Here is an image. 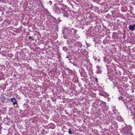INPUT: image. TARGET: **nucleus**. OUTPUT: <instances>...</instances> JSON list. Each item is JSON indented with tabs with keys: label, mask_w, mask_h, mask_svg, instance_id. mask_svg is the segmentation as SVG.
<instances>
[{
	"label": "nucleus",
	"mask_w": 135,
	"mask_h": 135,
	"mask_svg": "<svg viewBox=\"0 0 135 135\" xmlns=\"http://www.w3.org/2000/svg\"><path fill=\"white\" fill-rule=\"evenodd\" d=\"M63 37L65 39H66L67 38V36L64 34L63 35Z\"/></svg>",
	"instance_id": "nucleus-18"
},
{
	"label": "nucleus",
	"mask_w": 135,
	"mask_h": 135,
	"mask_svg": "<svg viewBox=\"0 0 135 135\" xmlns=\"http://www.w3.org/2000/svg\"><path fill=\"white\" fill-rule=\"evenodd\" d=\"M103 102L102 101H100V100L99 99H97L96 100V103H98V104H100L102 103H103Z\"/></svg>",
	"instance_id": "nucleus-10"
},
{
	"label": "nucleus",
	"mask_w": 135,
	"mask_h": 135,
	"mask_svg": "<svg viewBox=\"0 0 135 135\" xmlns=\"http://www.w3.org/2000/svg\"><path fill=\"white\" fill-rule=\"evenodd\" d=\"M10 101L13 102V104L15 105L17 104V100L16 99L15 97L11 98L10 99Z\"/></svg>",
	"instance_id": "nucleus-4"
},
{
	"label": "nucleus",
	"mask_w": 135,
	"mask_h": 135,
	"mask_svg": "<svg viewBox=\"0 0 135 135\" xmlns=\"http://www.w3.org/2000/svg\"><path fill=\"white\" fill-rule=\"evenodd\" d=\"M63 50L66 52H67L68 51V49L66 46H64L62 48Z\"/></svg>",
	"instance_id": "nucleus-11"
},
{
	"label": "nucleus",
	"mask_w": 135,
	"mask_h": 135,
	"mask_svg": "<svg viewBox=\"0 0 135 135\" xmlns=\"http://www.w3.org/2000/svg\"><path fill=\"white\" fill-rule=\"evenodd\" d=\"M63 6L59 4L55 5L54 10L55 12L57 13H60L63 12V10L64 8H62Z\"/></svg>",
	"instance_id": "nucleus-1"
},
{
	"label": "nucleus",
	"mask_w": 135,
	"mask_h": 135,
	"mask_svg": "<svg viewBox=\"0 0 135 135\" xmlns=\"http://www.w3.org/2000/svg\"><path fill=\"white\" fill-rule=\"evenodd\" d=\"M100 59H98V60L99 62V61H100Z\"/></svg>",
	"instance_id": "nucleus-28"
},
{
	"label": "nucleus",
	"mask_w": 135,
	"mask_h": 135,
	"mask_svg": "<svg viewBox=\"0 0 135 135\" xmlns=\"http://www.w3.org/2000/svg\"><path fill=\"white\" fill-rule=\"evenodd\" d=\"M70 62L71 63L73 64V62H72L71 61H70Z\"/></svg>",
	"instance_id": "nucleus-31"
},
{
	"label": "nucleus",
	"mask_w": 135,
	"mask_h": 135,
	"mask_svg": "<svg viewBox=\"0 0 135 135\" xmlns=\"http://www.w3.org/2000/svg\"><path fill=\"white\" fill-rule=\"evenodd\" d=\"M66 58L68 59V60H71V59L69 58L68 56L66 57Z\"/></svg>",
	"instance_id": "nucleus-21"
},
{
	"label": "nucleus",
	"mask_w": 135,
	"mask_h": 135,
	"mask_svg": "<svg viewBox=\"0 0 135 135\" xmlns=\"http://www.w3.org/2000/svg\"><path fill=\"white\" fill-rule=\"evenodd\" d=\"M75 45L76 46H78L77 47L81 48L82 46V44L80 43V42H76V43L75 44Z\"/></svg>",
	"instance_id": "nucleus-6"
},
{
	"label": "nucleus",
	"mask_w": 135,
	"mask_h": 135,
	"mask_svg": "<svg viewBox=\"0 0 135 135\" xmlns=\"http://www.w3.org/2000/svg\"><path fill=\"white\" fill-rule=\"evenodd\" d=\"M63 33H64V32H63Z\"/></svg>",
	"instance_id": "nucleus-42"
},
{
	"label": "nucleus",
	"mask_w": 135,
	"mask_h": 135,
	"mask_svg": "<svg viewBox=\"0 0 135 135\" xmlns=\"http://www.w3.org/2000/svg\"><path fill=\"white\" fill-rule=\"evenodd\" d=\"M120 98H122V97H121L120 96Z\"/></svg>",
	"instance_id": "nucleus-37"
},
{
	"label": "nucleus",
	"mask_w": 135,
	"mask_h": 135,
	"mask_svg": "<svg viewBox=\"0 0 135 135\" xmlns=\"http://www.w3.org/2000/svg\"><path fill=\"white\" fill-rule=\"evenodd\" d=\"M81 48H78V50H80V49H81Z\"/></svg>",
	"instance_id": "nucleus-29"
},
{
	"label": "nucleus",
	"mask_w": 135,
	"mask_h": 135,
	"mask_svg": "<svg viewBox=\"0 0 135 135\" xmlns=\"http://www.w3.org/2000/svg\"><path fill=\"white\" fill-rule=\"evenodd\" d=\"M93 58L95 60H96L97 59V57H94Z\"/></svg>",
	"instance_id": "nucleus-26"
},
{
	"label": "nucleus",
	"mask_w": 135,
	"mask_h": 135,
	"mask_svg": "<svg viewBox=\"0 0 135 135\" xmlns=\"http://www.w3.org/2000/svg\"><path fill=\"white\" fill-rule=\"evenodd\" d=\"M94 80L96 82H97L98 81V79L97 78H94Z\"/></svg>",
	"instance_id": "nucleus-20"
},
{
	"label": "nucleus",
	"mask_w": 135,
	"mask_h": 135,
	"mask_svg": "<svg viewBox=\"0 0 135 135\" xmlns=\"http://www.w3.org/2000/svg\"><path fill=\"white\" fill-rule=\"evenodd\" d=\"M73 65H74L75 66H77V64H75L74 63H73Z\"/></svg>",
	"instance_id": "nucleus-24"
},
{
	"label": "nucleus",
	"mask_w": 135,
	"mask_h": 135,
	"mask_svg": "<svg viewBox=\"0 0 135 135\" xmlns=\"http://www.w3.org/2000/svg\"><path fill=\"white\" fill-rule=\"evenodd\" d=\"M34 35H36L35 34H34Z\"/></svg>",
	"instance_id": "nucleus-38"
},
{
	"label": "nucleus",
	"mask_w": 135,
	"mask_h": 135,
	"mask_svg": "<svg viewBox=\"0 0 135 135\" xmlns=\"http://www.w3.org/2000/svg\"><path fill=\"white\" fill-rule=\"evenodd\" d=\"M1 50V48H0V50Z\"/></svg>",
	"instance_id": "nucleus-41"
},
{
	"label": "nucleus",
	"mask_w": 135,
	"mask_h": 135,
	"mask_svg": "<svg viewBox=\"0 0 135 135\" xmlns=\"http://www.w3.org/2000/svg\"><path fill=\"white\" fill-rule=\"evenodd\" d=\"M61 135H64V134H61Z\"/></svg>",
	"instance_id": "nucleus-34"
},
{
	"label": "nucleus",
	"mask_w": 135,
	"mask_h": 135,
	"mask_svg": "<svg viewBox=\"0 0 135 135\" xmlns=\"http://www.w3.org/2000/svg\"><path fill=\"white\" fill-rule=\"evenodd\" d=\"M4 13L3 12V13H2V14H4Z\"/></svg>",
	"instance_id": "nucleus-39"
},
{
	"label": "nucleus",
	"mask_w": 135,
	"mask_h": 135,
	"mask_svg": "<svg viewBox=\"0 0 135 135\" xmlns=\"http://www.w3.org/2000/svg\"><path fill=\"white\" fill-rule=\"evenodd\" d=\"M129 30L131 31H134L135 28V23L132 25H130L128 27Z\"/></svg>",
	"instance_id": "nucleus-3"
},
{
	"label": "nucleus",
	"mask_w": 135,
	"mask_h": 135,
	"mask_svg": "<svg viewBox=\"0 0 135 135\" xmlns=\"http://www.w3.org/2000/svg\"><path fill=\"white\" fill-rule=\"evenodd\" d=\"M9 118H7V119L9 120Z\"/></svg>",
	"instance_id": "nucleus-33"
},
{
	"label": "nucleus",
	"mask_w": 135,
	"mask_h": 135,
	"mask_svg": "<svg viewBox=\"0 0 135 135\" xmlns=\"http://www.w3.org/2000/svg\"><path fill=\"white\" fill-rule=\"evenodd\" d=\"M118 91L120 93V90H118Z\"/></svg>",
	"instance_id": "nucleus-35"
},
{
	"label": "nucleus",
	"mask_w": 135,
	"mask_h": 135,
	"mask_svg": "<svg viewBox=\"0 0 135 135\" xmlns=\"http://www.w3.org/2000/svg\"><path fill=\"white\" fill-rule=\"evenodd\" d=\"M103 43L104 44H105V42H104V41L103 42Z\"/></svg>",
	"instance_id": "nucleus-32"
},
{
	"label": "nucleus",
	"mask_w": 135,
	"mask_h": 135,
	"mask_svg": "<svg viewBox=\"0 0 135 135\" xmlns=\"http://www.w3.org/2000/svg\"><path fill=\"white\" fill-rule=\"evenodd\" d=\"M49 3H50V5H51L52 4V2L51 1H49Z\"/></svg>",
	"instance_id": "nucleus-23"
},
{
	"label": "nucleus",
	"mask_w": 135,
	"mask_h": 135,
	"mask_svg": "<svg viewBox=\"0 0 135 135\" xmlns=\"http://www.w3.org/2000/svg\"><path fill=\"white\" fill-rule=\"evenodd\" d=\"M104 61L105 62L109 64L110 63V60L109 59L107 58L105 56L103 58Z\"/></svg>",
	"instance_id": "nucleus-7"
},
{
	"label": "nucleus",
	"mask_w": 135,
	"mask_h": 135,
	"mask_svg": "<svg viewBox=\"0 0 135 135\" xmlns=\"http://www.w3.org/2000/svg\"><path fill=\"white\" fill-rule=\"evenodd\" d=\"M65 132H66V131L65 130H63V132L64 133H65Z\"/></svg>",
	"instance_id": "nucleus-30"
},
{
	"label": "nucleus",
	"mask_w": 135,
	"mask_h": 135,
	"mask_svg": "<svg viewBox=\"0 0 135 135\" xmlns=\"http://www.w3.org/2000/svg\"><path fill=\"white\" fill-rule=\"evenodd\" d=\"M120 97H119V99H120Z\"/></svg>",
	"instance_id": "nucleus-36"
},
{
	"label": "nucleus",
	"mask_w": 135,
	"mask_h": 135,
	"mask_svg": "<svg viewBox=\"0 0 135 135\" xmlns=\"http://www.w3.org/2000/svg\"><path fill=\"white\" fill-rule=\"evenodd\" d=\"M68 33L69 34H71L73 32V28H68Z\"/></svg>",
	"instance_id": "nucleus-8"
},
{
	"label": "nucleus",
	"mask_w": 135,
	"mask_h": 135,
	"mask_svg": "<svg viewBox=\"0 0 135 135\" xmlns=\"http://www.w3.org/2000/svg\"><path fill=\"white\" fill-rule=\"evenodd\" d=\"M116 111H117V110H114V114L116 115Z\"/></svg>",
	"instance_id": "nucleus-22"
},
{
	"label": "nucleus",
	"mask_w": 135,
	"mask_h": 135,
	"mask_svg": "<svg viewBox=\"0 0 135 135\" xmlns=\"http://www.w3.org/2000/svg\"><path fill=\"white\" fill-rule=\"evenodd\" d=\"M33 36H30L29 37V38L30 39H31L32 40H34V39L32 38V37H33Z\"/></svg>",
	"instance_id": "nucleus-17"
},
{
	"label": "nucleus",
	"mask_w": 135,
	"mask_h": 135,
	"mask_svg": "<svg viewBox=\"0 0 135 135\" xmlns=\"http://www.w3.org/2000/svg\"><path fill=\"white\" fill-rule=\"evenodd\" d=\"M81 54L85 56L87 55L88 54V52L86 51L85 49H83L82 52Z\"/></svg>",
	"instance_id": "nucleus-5"
},
{
	"label": "nucleus",
	"mask_w": 135,
	"mask_h": 135,
	"mask_svg": "<svg viewBox=\"0 0 135 135\" xmlns=\"http://www.w3.org/2000/svg\"><path fill=\"white\" fill-rule=\"evenodd\" d=\"M109 78L110 80V81H112V79L111 78L109 77Z\"/></svg>",
	"instance_id": "nucleus-25"
},
{
	"label": "nucleus",
	"mask_w": 135,
	"mask_h": 135,
	"mask_svg": "<svg viewBox=\"0 0 135 135\" xmlns=\"http://www.w3.org/2000/svg\"><path fill=\"white\" fill-rule=\"evenodd\" d=\"M2 8L1 7H0V11H2Z\"/></svg>",
	"instance_id": "nucleus-27"
},
{
	"label": "nucleus",
	"mask_w": 135,
	"mask_h": 135,
	"mask_svg": "<svg viewBox=\"0 0 135 135\" xmlns=\"http://www.w3.org/2000/svg\"><path fill=\"white\" fill-rule=\"evenodd\" d=\"M68 133L69 134H71L73 133V132L71 129H69L68 130Z\"/></svg>",
	"instance_id": "nucleus-13"
},
{
	"label": "nucleus",
	"mask_w": 135,
	"mask_h": 135,
	"mask_svg": "<svg viewBox=\"0 0 135 135\" xmlns=\"http://www.w3.org/2000/svg\"><path fill=\"white\" fill-rule=\"evenodd\" d=\"M122 128L123 130H126L127 129V125L126 124L123 125L122 126Z\"/></svg>",
	"instance_id": "nucleus-12"
},
{
	"label": "nucleus",
	"mask_w": 135,
	"mask_h": 135,
	"mask_svg": "<svg viewBox=\"0 0 135 135\" xmlns=\"http://www.w3.org/2000/svg\"><path fill=\"white\" fill-rule=\"evenodd\" d=\"M61 13H62V15L64 17L68 18L70 16V11L65 8H64L63 10V12H62Z\"/></svg>",
	"instance_id": "nucleus-2"
},
{
	"label": "nucleus",
	"mask_w": 135,
	"mask_h": 135,
	"mask_svg": "<svg viewBox=\"0 0 135 135\" xmlns=\"http://www.w3.org/2000/svg\"><path fill=\"white\" fill-rule=\"evenodd\" d=\"M73 33H73L74 34H75L77 31L76 30H74V29L73 30Z\"/></svg>",
	"instance_id": "nucleus-16"
},
{
	"label": "nucleus",
	"mask_w": 135,
	"mask_h": 135,
	"mask_svg": "<svg viewBox=\"0 0 135 135\" xmlns=\"http://www.w3.org/2000/svg\"><path fill=\"white\" fill-rule=\"evenodd\" d=\"M86 45L87 47H89L91 45L90 44L86 43Z\"/></svg>",
	"instance_id": "nucleus-19"
},
{
	"label": "nucleus",
	"mask_w": 135,
	"mask_h": 135,
	"mask_svg": "<svg viewBox=\"0 0 135 135\" xmlns=\"http://www.w3.org/2000/svg\"><path fill=\"white\" fill-rule=\"evenodd\" d=\"M15 75H15H15H14V76H15Z\"/></svg>",
	"instance_id": "nucleus-40"
},
{
	"label": "nucleus",
	"mask_w": 135,
	"mask_h": 135,
	"mask_svg": "<svg viewBox=\"0 0 135 135\" xmlns=\"http://www.w3.org/2000/svg\"><path fill=\"white\" fill-rule=\"evenodd\" d=\"M83 49H80V50H77L78 53V54H81V53L82 52Z\"/></svg>",
	"instance_id": "nucleus-14"
},
{
	"label": "nucleus",
	"mask_w": 135,
	"mask_h": 135,
	"mask_svg": "<svg viewBox=\"0 0 135 135\" xmlns=\"http://www.w3.org/2000/svg\"><path fill=\"white\" fill-rule=\"evenodd\" d=\"M96 67L98 69V70L96 71V73L98 74L99 73H101L102 71L100 69V67H99L98 66H97Z\"/></svg>",
	"instance_id": "nucleus-9"
},
{
	"label": "nucleus",
	"mask_w": 135,
	"mask_h": 135,
	"mask_svg": "<svg viewBox=\"0 0 135 135\" xmlns=\"http://www.w3.org/2000/svg\"><path fill=\"white\" fill-rule=\"evenodd\" d=\"M51 17L53 18V22H55L56 21V19L54 18L52 16H51Z\"/></svg>",
	"instance_id": "nucleus-15"
}]
</instances>
